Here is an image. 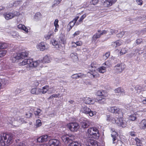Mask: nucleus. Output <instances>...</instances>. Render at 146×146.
Segmentation results:
<instances>
[{
	"label": "nucleus",
	"mask_w": 146,
	"mask_h": 146,
	"mask_svg": "<svg viewBox=\"0 0 146 146\" xmlns=\"http://www.w3.org/2000/svg\"><path fill=\"white\" fill-rule=\"evenodd\" d=\"M13 139L12 134H2L0 136V144L2 146H8L13 142Z\"/></svg>",
	"instance_id": "nucleus-1"
},
{
	"label": "nucleus",
	"mask_w": 146,
	"mask_h": 146,
	"mask_svg": "<svg viewBox=\"0 0 146 146\" xmlns=\"http://www.w3.org/2000/svg\"><path fill=\"white\" fill-rule=\"evenodd\" d=\"M75 137L72 135H63L62 139L65 144L69 143V146H82V143L79 141H74Z\"/></svg>",
	"instance_id": "nucleus-2"
},
{
	"label": "nucleus",
	"mask_w": 146,
	"mask_h": 146,
	"mask_svg": "<svg viewBox=\"0 0 146 146\" xmlns=\"http://www.w3.org/2000/svg\"><path fill=\"white\" fill-rule=\"evenodd\" d=\"M39 61L34 62L33 61V60L30 59H25L22 62L19 63L20 65H27V70L31 71L34 70V68L38 66L39 63Z\"/></svg>",
	"instance_id": "nucleus-3"
},
{
	"label": "nucleus",
	"mask_w": 146,
	"mask_h": 146,
	"mask_svg": "<svg viewBox=\"0 0 146 146\" xmlns=\"http://www.w3.org/2000/svg\"><path fill=\"white\" fill-rule=\"evenodd\" d=\"M28 55V53L26 52H22L19 53H15L13 55L11 59L13 62H15L17 60L23 59L25 57H27Z\"/></svg>",
	"instance_id": "nucleus-4"
},
{
	"label": "nucleus",
	"mask_w": 146,
	"mask_h": 146,
	"mask_svg": "<svg viewBox=\"0 0 146 146\" xmlns=\"http://www.w3.org/2000/svg\"><path fill=\"white\" fill-rule=\"evenodd\" d=\"M88 132L95 139H98L100 136L98 129L95 127H92L88 129Z\"/></svg>",
	"instance_id": "nucleus-5"
},
{
	"label": "nucleus",
	"mask_w": 146,
	"mask_h": 146,
	"mask_svg": "<svg viewBox=\"0 0 146 146\" xmlns=\"http://www.w3.org/2000/svg\"><path fill=\"white\" fill-rule=\"evenodd\" d=\"M67 128L72 132L76 131L79 128V125L76 122H71L67 125Z\"/></svg>",
	"instance_id": "nucleus-6"
},
{
	"label": "nucleus",
	"mask_w": 146,
	"mask_h": 146,
	"mask_svg": "<svg viewBox=\"0 0 146 146\" xmlns=\"http://www.w3.org/2000/svg\"><path fill=\"white\" fill-rule=\"evenodd\" d=\"M125 68V65L123 64H118L114 67V69L117 73L121 72Z\"/></svg>",
	"instance_id": "nucleus-7"
},
{
	"label": "nucleus",
	"mask_w": 146,
	"mask_h": 146,
	"mask_svg": "<svg viewBox=\"0 0 146 146\" xmlns=\"http://www.w3.org/2000/svg\"><path fill=\"white\" fill-rule=\"evenodd\" d=\"M117 0H103L102 4L104 7H108L112 6Z\"/></svg>",
	"instance_id": "nucleus-8"
},
{
	"label": "nucleus",
	"mask_w": 146,
	"mask_h": 146,
	"mask_svg": "<svg viewBox=\"0 0 146 146\" xmlns=\"http://www.w3.org/2000/svg\"><path fill=\"white\" fill-rule=\"evenodd\" d=\"M82 111L84 113L89 114L90 116H92L96 114V112L95 111H93L88 108L86 106L84 107L82 109Z\"/></svg>",
	"instance_id": "nucleus-9"
},
{
	"label": "nucleus",
	"mask_w": 146,
	"mask_h": 146,
	"mask_svg": "<svg viewBox=\"0 0 146 146\" xmlns=\"http://www.w3.org/2000/svg\"><path fill=\"white\" fill-rule=\"evenodd\" d=\"M19 12L17 11L15 12L14 13H7L3 14L4 17L6 18H13L15 16H17L19 15Z\"/></svg>",
	"instance_id": "nucleus-10"
},
{
	"label": "nucleus",
	"mask_w": 146,
	"mask_h": 146,
	"mask_svg": "<svg viewBox=\"0 0 146 146\" xmlns=\"http://www.w3.org/2000/svg\"><path fill=\"white\" fill-rule=\"evenodd\" d=\"M109 111L113 113H120L121 112V110L117 107H113L108 108Z\"/></svg>",
	"instance_id": "nucleus-11"
},
{
	"label": "nucleus",
	"mask_w": 146,
	"mask_h": 146,
	"mask_svg": "<svg viewBox=\"0 0 146 146\" xmlns=\"http://www.w3.org/2000/svg\"><path fill=\"white\" fill-rule=\"evenodd\" d=\"M84 102L88 104H94L95 102V99L93 98H90L88 97H86L84 98Z\"/></svg>",
	"instance_id": "nucleus-12"
},
{
	"label": "nucleus",
	"mask_w": 146,
	"mask_h": 146,
	"mask_svg": "<svg viewBox=\"0 0 146 146\" xmlns=\"http://www.w3.org/2000/svg\"><path fill=\"white\" fill-rule=\"evenodd\" d=\"M87 146H98L97 141L95 140L89 139L86 143Z\"/></svg>",
	"instance_id": "nucleus-13"
},
{
	"label": "nucleus",
	"mask_w": 146,
	"mask_h": 146,
	"mask_svg": "<svg viewBox=\"0 0 146 146\" xmlns=\"http://www.w3.org/2000/svg\"><path fill=\"white\" fill-rule=\"evenodd\" d=\"M116 123L119 126L123 127L126 125V122L124 121L122 118H117Z\"/></svg>",
	"instance_id": "nucleus-14"
},
{
	"label": "nucleus",
	"mask_w": 146,
	"mask_h": 146,
	"mask_svg": "<svg viewBox=\"0 0 146 146\" xmlns=\"http://www.w3.org/2000/svg\"><path fill=\"white\" fill-rule=\"evenodd\" d=\"M59 143V141L56 139L50 140L49 142L50 146H58Z\"/></svg>",
	"instance_id": "nucleus-15"
},
{
	"label": "nucleus",
	"mask_w": 146,
	"mask_h": 146,
	"mask_svg": "<svg viewBox=\"0 0 146 146\" xmlns=\"http://www.w3.org/2000/svg\"><path fill=\"white\" fill-rule=\"evenodd\" d=\"M31 93L33 94H41V89L36 88H32L31 90Z\"/></svg>",
	"instance_id": "nucleus-16"
},
{
	"label": "nucleus",
	"mask_w": 146,
	"mask_h": 146,
	"mask_svg": "<svg viewBox=\"0 0 146 146\" xmlns=\"http://www.w3.org/2000/svg\"><path fill=\"white\" fill-rule=\"evenodd\" d=\"M40 62L39 63V64L38 65V66H42V64H41L42 63H49L50 62V60L49 59V58L47 56H45L43 58V59L42 60H41V61L40 60H37L35 62Z\"/></svg>",
	"instance_id": "nucleus-17"
},
{
	"label": "nucleus",
	"mask_w": 146,
	"mask_h": 146,
	"mask_svg": "<svg viewBox=\"0 0 146 146\" xmlns=\"http://www.w3.org/2000/svg\"><path fill=\"white\" fill-rule=\"evenodd\" d=\"M80 124L82 128H85L88 127L89 126V122L88 121L86 120V119L81 120Z\"/></svg>",
	"instance_id": "nucleus-18"
},
{
	"label": "nucleus",
	"mask_w": 146,
	"mask_h": 146,
	"mask_svg": "<svg viewBox=\"0 0 146 146\" xmlns=\"http://www.w3.org/2000/svg\"><path fill=\"white\" fill-rule=\"evenodd\" d=\"M95 102L101 104H104L106 102V99L102 97H100L98 98L95 99Z\"/></svg>",
	"instance_id": "nucleus-19"
},
{
	"label": "nucleus",
	"mask_w": 146,
	"mask_h": 146,
	"mask_svg": "<svg viewBox=\"0 0 146 146\" xmlns=\"http://www.w3.org/2000/svg\"><path fill=\"white\" fill-rule=\"evenodd\" d=\"M139 127L141 129H145L146 128V119L142 120L139 123Z\"/></svg>",
	"instance_id": "nucleus-20"
},
{
	"label": "nucleus",
	"mask_w": 146,
	"mask_h": 146,
	"mask_svg": "<svg viewBox=\"0 0 146 146\" xmlns=\"http://www.w3.org/2000/svg\"><path fill=\"white\" fill-rule=\"evenodd\" d=\"M118 51H119L118 53V55L121 56L125 54L127 52L128 49L125 48H122L120 50H117Z\"/></svg>",
	"instance_id": "nucleus-21"
},
{
	"label": "nucleus",
	"mask_w": 146,
	"mask_h": 146,
	"mask_svg": "<svg viewBox=\"0 0 146 146\" xmlns=\"http://www.w3.org/2000/svg\"><path fill=\"white\" fill-rule=\"evenodd\" d=\"M54 88L53 87L49 88V86H46L42 87V89H41V93L44 94L46 93L49 89H51Z\"/></svg>",
	"instance_id": "nucleus-22"
},
{
	"label": "nucleus",
	"mask_w": 146,
	"mask_h": 146,
	"mask_svg": "<svg viewBox=\"0 0 146 146\" xmlns=\"http://www.w3.org/2000/svg\"><path fill=\"white\" fill-rule=\"evenodd\" d=\"M8 83V81L5 79H2L0 80V89L4 87Z\"/></svg>",
	"instance_id": "nucleus-23"
},
{
	"label": "nucleus",
	"mask_w": 146,
	"mask_h": 146,
	"mask_svg": "<svg viewBox=\"0 0 146 146\" xmlns=\"http://www.w3.org/2000/svg\"><path fill=\"white\" fill-rule=\"evenodd\" d=\"M115 93H120V94H125V92L124 90L121 88L119 87L115 90Z\"/></svg>",
	"instance_id": "nucleus-24"
},
{
	"label": "nucleus",
	"mask_w": 146,
	"mask_h": 146,
	"mask_svg": "<svg viewBox=\"0 0 146 146\" xmlns=\"http://www.w3.org/2000/svg\"><path fill=\"white\" fill-rule=\"evenodd\" d=\"M38 47L41 51H43L46 49L45 44L44 42H41L38 45Z\"/></svg>",
	"instance_id": "nucleus-25"
},
{
	"label": "nucleus",
	"mask_w": 146,
	"mask_h": 146,
	"mask_svg": "<svg viewBox=\"0 0 146 146\" xmlns=\"http://www.w3.org/2000/svg\"><path fill=\"white\" fill-rule=\"evenodd\" d=\"M18 28L19 29L24 30L27 33L28 32V29L25 26L21 24H19L18 26Z\"/></svg>",
	"instance_id": "nucleus-26"
},
{
	"label": "nucleus",
	"mask_w": 146,
	"mask_h": 146,
	"mask_svg": "<svg viewBox=\"0 0 146 146\" xmlns=\"http://www.w3.org/2000/svg\"><path fill=\"white\" fill-rule=\"evenodd\" d=\"M70 56L74 60H77L78 59V57L77 56V54L76 53H71L70 55Z\"/></svg>",
	"instance_id": "nucleus-27"
},
{
	"label": "nucleus",
	"mask_w": 146,
	"mask_h": 146,
	"mask_svg": "<svg viewBox=\"0 0 146 146\" xmlns=\"http://www.w3.org/2000/svg\"><path fill=\"white\" fill-rule=\"evenodd\" d=\"M99 72L102 73H104L106 71V67L102 66L99 68L98 69Z\"/></svg>",
	"instance_id": "nucleus-28"
},
{
	"label": "nucleus",
	"mask_w": 146,
	"mask_h": 146,
	"mask_svg": "<svg viewBox=\"0 0 146 146\" xmlns=\"http://www.w3.org/2000/svg\"><path fill=\"white\" fill-rule=\"evenodd\" d=\"M18 121L19 123L20 124H22L24 123H26V122L25 121L23 118L19 117L17 118Z\"/></svg>",
	"instance_id": "nucleus-29"
},
{
	"label": "nucleus",
	"mask_w": 146,
	"mask_h": 146,
	"mask_svg": "<svg viewBox=\"0 0 146 146\" xmlns=\"http://www.w3.org/2000/svg\"><path fill=\"white\" fill-rule=\"evenodd\" d=\"M53 34V33L52 32L50 31L49 32L47 35H45L44 37L46 39H49L51 36Z\"/></svg>",
	"instance_id": "nucleus-30"
},
{
	"label": "nucleus",
	"mask_w": 146,
	"mask_h": 146,
	"mask_svg": "<svg viewBox=\"0 0 146 146\" xmlns=\"http://www.w3.org/2000/svg\"><path fill=\"white\" fill-rule=\"evenodd\" d=\"M134 88L136 91V93H139L141 92L142 88L139 85H137Z\"/></svg>",
	"instance_id": "nucleus-31"
},
{
	"label": "nucleus",
	"mask_w": 146,
	"mask_h": 146,
	"mask_svg": "<svg viewBox=\"0 0 146 146\" xmlns=\"http://www.w3.org/2000/svg\"><path fill=\"white\" fill-rule=\"evenodd\" d=\"M82 13H78L76 17L75 18H79L80 17V18H84L86 17V15L84 14L82 15Z\"/></svg>",
	"instance_id": "nucleus-32"
},
{
	"label": "nucleus",
	"mask_w": 146,
	"mask_h": 146,
	"mask_svg": "<svg viewBox=\"0 0 146 146\" xmlns=\"http://www.w3.org/2000/svg\"><path fill=\"white\" fill-rule=\"evenodd\" d=\"M41 136L44 142L46 141H48V139H50L49 136L46 135H44Z\"/></svg>",
	"instance_id": "nucleus-33"
},
{
	"label": "nucleus",
	"mask_w": 146,
	"mask_h": 146,
	"mask_svg": "<svg viewBox=\"0 0 146 146\" xmlns=\"http://www.w3.org/2000/svg\"><path fill=\"white\" fill-rule=\"evenodd\" d=\"M78 19H74L72 21L70 22L68 25H70V26H71L73 27L75 24L76 23V22Z\"/></svg>",
	"instance_id": "nucleus-34"
},
{
	"label": "nucleus",
	"mask_w": 146,
	"mask_h": 146,
	"mask_svg": "<svg viewBox=\"0 0 146 146\" xmlns=\"http://www.w3.org/2000/svg\"><path fill=\"white\" fill-rule=\"evenodd\" d=\"M101 36L100 34L98 33H96L94 34L92 37V38L93 40L96 41L98 38H99Z\"/></svg>",
	"instance_id": "nucleus-35"
},
{
	"label": "nucleus",
	"mask_w": 146,
	"mask_h": 146,
	"mask_svg": "<svg viewBox=\"0 0 146 146\" xmlns=\"http://www.w3.org/2000/svg\"><path fill=\"white\" fill-rule=\"evenodd\" d=\"M62 0H55L54 1V4L52 5V7L54 8L55 6H57L61 2Z\"/></svg>",
	"instance_id": "nucleus-36"
},
{
	"label": "nucleus",
	"mask_w": 146,
	"mask_h": 146,
	"mask_svg": "<svg viewBox=\"0 0 146 146\" xmlns=\"http://www.w3.org/2000/svg\"><path fill=\"white\" fill-rule=\"evenodd\" d=\"M8 46V45L6 43L4 42H1V49H3L6 48Z\"/></svg>",
	"instance_id": "nucleus-37"
},
{
	"label": "nucleus",
	"mask_w": 146,
	"mask_h": 146,
	"mask_svg": "<svg viewBox=\"0 0 146 146\" xmlns=\"http://www.w3.org/2000/svg\"><path fill=\"white\" fill-rule=\"evenodd\" d=\"M41 110L40 109H37L34 111V113L36 116H39L41 112Z\"/></svg>",
	"instance_id": "nucleus-38"
},
{
	"label": "nucleus",
	"mask_w": 146,
	"mask_h": 146,
	"mask_svg": "<svg viewBox=\"0 0 146 146\" xmlns=\"http://www.w3.org/2000/svg\"><path fill=\"white\" fill-rule=\"evenodd\" d=\"M107 119L113 123H116V120L115 119L112 117H110L109 118H108Z\"/></svg>",
	"instance_id": "nucleus-39"
},
{
	"label": "nucleus",
	"mask_w": 146,
	"mask_h": 146,
	"mask_svg": "<svg viewBox=\"0 0 146 146\" xmlns=\"http://www.w3.org/2000/svg\"><path fill=\"white\" fill-rule=\"evenodd\" d=\"M129 118L131 120L134 121L136 118V115L135 114L131 115L129 116Z\"/></svg>",
	"instance_id": "nucleus-40"
},
{
	"label": "nucleus",
	"mask_w": 146,
	"mask_h": 146,
	"mask_svg": "<svg viewBox=\"0 0 146 146\" xmlns=\"http://www.w3.org/2000/svg\"><path fill=\"white\" fill-rule=\"evenodd\" d=\"M7 53L6 50L0 51V57H2L5 55Z\"/></svg>",
	"instance_id": "nucleus-41"
},
{
	"label": "nucleus",
	"mask_w": 146,
	"mask_h": 146,
	"mask_svg": "<svg viewBox=\"0 0 146 146\" xmlns=\"http://www.w3.org/2000/svg\"><path fill=\"white\" fill-rule=\"evenodd\" d=\"M42 125V123L41 121L39 119L37 120L36 121V123L35 125L37 127H38Z\"/></svg>",
	"instance_id": "nucleus-42"
},
{
	"label": "nucleus",
	"mask_w": 146,
	"mask_h": 146,
	"mask_svg": "<svg viewBox=\"0 0 146 146\" xmlns=\"http://www.w3.org/2000/svg\"><path fill=\"white\" fill-rule=\"evenodd\" d=\"M42 17V16L41 14L39 12L36 13L34 15V17L35 18H41Z\"/></svg>",
	"instance_id": "nucleus-43"
},
{
	"label": "nucleus",
	"mask_w": 146,
	"mask_h": 146,
	"mask_svg": "<svg viewBox=\"0 0 146 146\" xmlns=\"http://www.w3.org/2000/svg\"><path fill=\"white\" fill-rule=\"evenodd\" d=\"M136 54L135 53L131 52L129 54H127V56L129 58H131L132 56H135Z\"/></svg>",
	"instance_id": "nucleus-44"
},
{
	"label": "nucleus",
	"mask_w": 146,
	"mask_h": 146,
	"mask_svg": "<svg viewBox=\"0 0 146 146\" xmlns=\"http://www.w3.org/2000/svg\"><path fill=\"white\" fill-rule=\"evenodd\" d=\"M104 92L103 91H98L97 93V94L98 96H104Z\"/></svg>",
	"instance_id": "nucleus-45"
},
{
	"label": "nucleus",
	"mask_w": 146,
	"mask_h": 146,
	"mask_svg": "<svg viewBox=\"0 0 146 146\" xmlns=\"http://www.w3.org/2000/svg\"><path fill=\"white\" fill-rule=\"evenodd\" d=\"M125 33L124 31L121 32L120 33L117 35V36L119 38H121Z\"/></svg>",
	"instance_id": "nucleus-46"
},
{
	"label": "nucleus",
	"mask_w": 146,
	"mask_h": 146,
	"mask_svg": "<svg viewBox=\"0 0 146 146\" xmlns=\"http://www.w3.org/2000/svg\"><path fill=\"white\" fill-rule=\"evenodd\" d=\"M124 32H125V33L124 35H126L128 37H131V34H132V32L129 31V32H125L124 31Z\"/></svg>",
	"instance_id": "nucleus-47"
},
{
	"label": "nucleus",
	"mask_w": 146,
	"mask_h": 146,
	"mask_svg": "<svg viewBox=\"0 0 146 146\" xmlns=\"http://www.w3.org/2000/svg\"><path fill=\"white\" fill-rule=\"evenodd\" d=\"M78 78H82L86 77V75L82 73L78 74Z\"/></svg>",
	"instance_id": "nucleus-48"
},
{
	"label": "nucleus",
	"mask_w": 146,
	"mask_h": 146,
	"mask_svg": "<svg viewBox=\"0 0 146 146\" xmlns=\"http://www.w3.org/2000/svg\"><path fill=\"white\" fill-rule=\"evenodd\" d=\"M135 141L136 142V144L137 145V146L139 145H141V141L138 139L136 138L135 139Z\"/></svg>",
	"instance_id": "nucleus-49"
},
{
	"label": "nucleus",
	"mask_w": 146,
	"mask_h": 146,
	"mask_svg": "<svg viewBox=\"0 0 146 146\" xmlns=\"http://www.w3.org/2000/svg\"><path fill=\"white\" fill-rule=\"evenodd\" d=\"M58 19H56L54 23V26L56 27H59V25L58 24Z\"/></svg>",
	"instance_id": "nucleus-50"
},
{
	"label": "nucleus",
	"mask_w": 146,
	"mask_h": 146,
	"mask_svg": "<svg viewBox=\"0 0 146 146\" xmlns=\"http://www.w3.org/2000/svg\"><path fill=\"white\" fill-rule=\"evenodd\" d=\"M37 142L39 143H41L44 142L41 136L37 139Z\"/></svg>",
	"instance_id": "nucleus-51"
},
{
	"label": "nucleus",
	"mask_w": 146,
	"mask_h": 146,
	"mask_svg": "<svg viewBox=\"0 0 146 146\" xmlns=\"http://www.w3.org/2000/svg\"><path fill=\"white\" fill-rule=\"evenodd\" d=\"M72 43H74L76 46H80L82 45V43L81 41H77L76 42H72Z\"/></svg>",
	"instance_id": "nucleus-52"
},
{
	"label": "nucleus",
	"mask_w": 146,
	"mask_h": 146,
	"mask_svg": "<svg viewBox=\"0 0 146 146\" xmlns=\"http://www.w3.org/2000/svg\"><path fill=\"white\" fill-rule=\"evenodd\" d=\"M98 1L99 0H92L91 3L92 4L95 5L98 3Z\"/></svg>",
	"instance_id": "nucleus-53"
},
{
	"label": "nucleus",
	"mask_w": 146,
	"mask_h": 146,
	"mask_svg": "<svg viewBox=\"0 0 146 146\" xmlns=\"http://www.w3.org/2000/svg\"><path fill=\"white\" fill-rule=\"evenodd\" d=\"M71 77L73 79H77L78 78V74H76L72 75Z\"/></svg>",
	"instance_id": "nucleus-54"
},
{
	"label": "nucleus",
	"mask_w": 146,
	"mask_h": 146,
	"mask_svg": "<svg viewBox=\"0 0 146 146\" xmlns=\"http://www.w3.org/2000/svg\"><path fill=\"white\" fill-rule=\"evenodd\" d=\"M52 43L53 45L54 46H56L58 44V42L55 40H52Z\"/></svg>",
	"instance_id": "nucleus-55"
},
{
	"label": "nucleus",
	"mask_w": 146,
	"mask_h": 146,
	"mask_svg": "<svg viewBox=\"0 0 146 146\" xmlns=\"http://www.w3.org/2000/svg\"><path fill=\"white\" fill-rule=\"evenodd\" d=\"M115 42L117 46H120L122 44V42L119 40H117Z\"/></svg>",
	"instance_id": "nucleus-56"
},
{
	"label": "nucleus",
	"mask_w": 146,
	"mask_h": 146,
	"mask_svg": "<svg viewBox=\"0 0 146 146\" xmlns=\"http://www.w3.org/2000/svg\"><path fill=\"white\" fill-rule=\"evenodd\" d=\"M136 1L138 5H142L143 1L142 0H136Z\"/></svg>",
	"instance_id": "nucleus-57"
},
{
	"label": "nucleus",
	"mask_w": 146,
	"mask_h": 146,
	"mask_svg": "<svg viewBox=\"0 0 146 146\" xmlns=\"http://www.w3.org/2000/svg\"><path fill=\"white\" fill-rule=\"evenodd\" d=\"M20 2L21 1H15V2L13 3V6H14L15 7L17 6L18 5H19L20 4Z\"/></svg>",
	"instance_id": "nucleus-58"
},
{
	"label": "nucleus",
	"mask_w": 146,
	"mask_h": 146,
	"mask_svg": "<svg viewBox=\"0 0 146 146\" xmlns=\"http://www.w3.org/2000/svg\"><path fill=\"white\" fill-rule=\"evenodd\" d=\"M80 32L79 31H76L73 35V37H75L76 36H77L79 35Z\"/></svg>",
	"instance_id": "nucleus-59"
},
{
	"label": "nucleus",
	"mask_w": 146,
	"mask_h": 146,
	"mask_svg": "<svg viewBox=\"0 0 146 146\" xmlns=\"http://www.w3.org/2000/svg\"><path fill=\"white\" fill-rule=\"evenodd\" d=\"M96 62H92V63L90 65V67L92 68H96Z\"/></svg>",
	"instance_id": "nucleus-60"
},
{
	"label": "nucleus",
	"mask_w": 146,
	"mask_h": 146,
	"mask_svg": "<svg viewBox=\"0 0 146 146\" xmlns=\"http://www.w3.org/2000/svg\"><path fill=\"white\" fill-rule=\"evenodd\" d=\"M142 40L141 39H137L136 41V43L137 44H138L141 43L142 42Z\"/></svg>",
	"instance_id": "nucleus-61"
},
{
	"label": "nucleus",
	"mask_w": 146,
	"mask_h": 146,
	"mask_svg": "<svg viewBox=\"0 0 146 146\" xmlns=\"http://www.w3.org/2000/svg\"><path fill=\"white\" fill-rule=\"evenodd\" d=\"M32 115V114L30 112H28V113L26 114V115L27 116V117L29 118L31 117Z\"/></svg>",
	"instance_id": "nucleus-62"
},
{
	"label": "nucleus",
	"mask_w": 146,
	"mask_h": 146,
	"mask_svg": "<svg viewBox=\"0 0 146 146\" xmlns=\"http://www.w3.org/2000/svg\"><path fill=\"white\" fill-rule=\"evenodd\" d=\"M110 55V53L109 52H107L106 53V54L104 55V57L105 58H107Z\"/></svg>",
	"instance_id": "nucleus-63"
},
{
	"label": "nucleus",
	"mask_w": 146,
	"mask_h": 146,
	"mask_svg": "<svg viewBox=\"0 0 146 146\" xmlns=\"http://www.w3.org/2000/svg\"><path fill=\"white\" fill-rule=\"evenodd\" d=\"M39 84V83L38 82L36 81L34 82V83L33 84V85L34 86H35L36 87L38 86Z\"/></svg>",
	"instance_id": "nucleus-64"
}]
</instances>
